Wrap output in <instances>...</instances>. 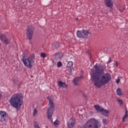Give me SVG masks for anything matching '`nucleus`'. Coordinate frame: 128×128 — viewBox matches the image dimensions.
I'll list each match as a JSON object with an SVG mask.
<instances>
[{
    "instance_id": "18",
    "label": "nucleus",
    "mask_w": 128,
    "mask_h": 128,
    "mask_svg": "<svg viewBox=\"0 0 128 128\" xmlns=\"http://www.w3.org/2000/svg\"><path fill=\"white\" fill-rule=\"evenodd\" d=\"M128 109L126 108L125 115L123 117L122 122H124V120H126V118H128Z\"/></svg>"
},
{
    "instance_id": "10",
    "label": "nucleus",
    "mask_w": 128,
    "mask_h": 128,
    "mask_svg": "<svg viewBox=\"0 0 128 128\" xmlns=\"http://www.w3.org/2000/svg\"><path fill=\"white\" fill-rule=\"evenodd\" d=\"M76 124V121L70 119L68 122H67V126L68 128H72Z\"/></svg>"
},
{
    "instance_id": "1",
    "label": "nucleus",
    "mask_w": 128,
    "mask_h": 128,
    "mask_svg": "<svg viewBox=\"0 0 128 128\" xmlns=\"http://www.w3.org/2000/svg\"><path fill=\"white\" fill-rule=\"evenodd\" d=\"M94 68L95 70L94 71L92 70L90 76L96 88H102V86L106 84L112 80V76L109 73L103 74L104 72V68L95 65Z\"/></svg>"
},
{
    "instance_id": "20",
    "label": "nucleus",
    "mask_w": 128,
    "mask_h": 128,
    "mask_svg": "<svg viewBox=\"0 0 128 128\" xmlns=\"http://www.w3.org/2000/svg\"><path fill=\"white\" fill-rule=\"evenodd\" d=\"M34 128H40V125L38 124V122L37 121H34Z\"/></svg>"
},
{
    "instance_id": "39",
    "label": "nucleus",
    "mask_w": 128,
    "mask_h": 128,
    "mask_svg": "<svg viewBox=\"0 0 128 128\" xmlns=\"http://www.w3.org/2000/svg\"><path fill=\"white\" fill-rule=\"evenodd\" d=\"M104 120H103V121L104 122Z\"/></svg>"
},
{
    "instance_id": "37",
    "label": "nucleus",
    "mask_w": 128,
    "mask_h": 128,
    "mask_svg": "<svg viewBox=\"0 0 128 128\" xmlns=\"http://www.w3.org/2000/svg\"><path fill=\"white\" fill-rule=\"evenodd\" d=\"M2 98V92H0V98Z\"/></svg>"
},
{
    "instance_id": "9",
    "label": "nucleus",
    "mask_w": 128,
    "mask_h": 128,
    "mask_svg": "<svg viewBox=\"0 0 128 128\" xmlns=\"http://www.w3.org/2000/svg\"><path fill=\"white\" fill-rule=\"evenodd\" d=\"M0 40L1 42H2L5 44H10V39L6 38V34H0Z\"/></svg>"
},
{
    "instance_id": "13",
    "label": "nucleus",
    "mask_w": 128,
    "mask_h": 128,
    "mask_svg": "<svg viewBox=\"0 0 128 128\" xmlns=\"http://www.w3.org/2000/svg\"><path fill=\"white\" fill-rule=\"evenodd\" d=\"M58 86L60 88H68V84L62 81L58 82Z\"/></svg>"
},
{
    "instance_id": "14",
    "label": "nucleus",
    "mask_w": 128,
    "mask_h": 128,
    "mask_svg": "<svg viewBox=\"0 0 128 128\" xmlns=\"http://www.w3.org/2000/svg\"><path fill=\"white\" fill-rule=\"evenodd\" d=\"M66 68L70 74H72V72L74 70V66H72V64L67 65Z\"/></svg>"
},
{
    "instance_id": "26",
    "label": "nucleus",
    "mask_w": 128,
    "mask_h": 128,
    "mask_svg": "<svg viewBox=\"0 0 128 128\" xmlns=\"http://www.w3.org/2000/svg\"><path fill=\"white\" fill-rule=\"evenodd\" d=\"M41 56L42 58H46V53L44 52H42L41 53Z\"/></svg>"
},
{
    "instance_id": "27",
    "label": "nucleus",
    "mask_w": 128,
    "mask_h": 128,
    "mask_svg": "<svg viewBox=\"0 0 128 128\" xmlns=\"http://www.w3.org/2000/svg\"><path fill=\"white\" fill-rule=\"evenodd\" d=\"M25 66L28 68H32V64H25Z\"/></svg>"
},
{
    "instance_id": "24",
    "label": "nucleus",
    "mask_w": 128,
    "mask_h": 128,
    "mask_svg": "<svg viewBox=\"0 0 128 128\" xmlns=\"http://www.w3.org/2000/svg\"><path fill=\"white\" fill-rule=\"evenodd\" d=\"M117 100H118L119 104H120V106H122V104H123L122 100L118 98V99H117Z\"/></svg>"
},
{
    "instance_id": "41",
    "label": "nucleus",
    "mask_w": 128,
    "mask_h": 128,
    "mask_svg": "<svg viewBox=\"0 0 128 128\" xmlns=\"http://www.w3.org/2000/svg\"><path fill=\"white\" fill-rule=\"evenodd\" d=\"M76 20H78V18H76Z\"/></svg>"
},
{
    "instance_id": "31",
    "label": "nucleus",
    "mask_w": 128,
    "mask_h": 128,
    "mask_svg": "<svg viewBox=\"0 0 128 128\" xmlns=\"http://www.w3.org/2000/svg\"><path fill=\"white\" fill-rule=\"evenodd\" d=\"M57 66L58 68H62V64H58Z\"/></svg>"
},
{
    "instance_id": "36",
    "label": "nucleus",
    "mask_w": 128,
    "mask_h": 128,
    "mask_svg": "<svg viewBox=\"0 0 128 128\" xmlns=\"http://www.w3.org/2000/svg\"><path fill=\"white\" fill-rule=\"evenodd\" d=\"M119 11L120 12H124V10H119Z\"/></svg>"
},
{
    "instance_id": "40",
    "label": "nucleus",
    "mask_w": 128,
    "mask_h": 128,
    "mask_svg": "<svg viewBox=\"0 0 128 128\" xmlns=\"http://www.w3.org/2000/svg\"><path fill=\"white\" fill-rule=\"evenodd\" d=\"M16 70H18V69H16Z\"/></svg>"
},
{
    "instance_id": "5",
    "label": "nucleus",
    "mask_w": 128,
    "mask_h": 128,
    "mask_svg": "<svg viewBox=\"0 0 128 128\" xmlns=\"http://www.w3.org/2000/svg\"><path fill=\"white\" fill-rule=\"evenodd\" d=\"M22 60L24 64H34V56L32 55L28 58H26V56H23Z\"/></svg>"
},
{
    "instance_id": "19",
    "label": "nucleus",
    "mask_w": 128,
    "mask_h": 128,
    "mask_svg": "<svg viewBox=\"0 0 128 128\" xmlns=\"http://www.w3.org/2000/svg\"><path fill=\"white\" fill-rule=\"evenodd\" d=\"M52 46L54 48H58L60 47V44H58V42H54L52 44Z\"/></svg>"
},
{
    "instance_id": "6",
    "label": "nucleus",
    "mask_w": 128,
    "mask_h": 128,
    "mask_svg": "<svg viewBox=\"0 0 128 128\" xmlns=\"http://www.w3.org/2000/svg\"><path fill=\"white\" fill-rule=\"evenodd\" d=\"M88 34H90V32L86 30H83L82 31L78 30L76 32V36L80 38H86Z\"/></svg>"
},
{
    "instance_id": "30",
    "label": "nucleus",
    "mask_w": 128,
    "mask_h": 128,
    "mask_svg": "<svg viewBox=\"0 0 128 128\" xmlns=\"http://www.w3.org/2000/svg\"><path fill=\"white\" fill-rule=\"evenodd\" d=\"M57 64H62V62H60V61H58L57 62Z\"/></svg>"
},
{
    "instance_id": "34",
    "label": "nucleus",
    "mask_w": 128,
    "mask_h": 128,
    "mask_svg": "<svg viewBox=\"0 0 128 128\" xmlns=\"http://www.w3.org/2000/svg\"><path fill=\"white\" fill-rule=\"evenodd\" d=\"M78 128H84L82 127V126H78Z\"/></svg>"
},
{
    "instance_id": "23",
    "label": "nucleus",
    "mask_w": 128,
    "mask_h": 128,
    "mask_svg": "<svg viewBox=\"0 0 128 128\" xmlns=\"http://www.w3.org/2000/svg\"><path fill=\"white\" fill-rule=\"evenodd\" d=\"M112 62V58H110V56L108 57V60L107 64H110V62Z\"/></svg>"
},
{
    "instance_id": "11",
    "label": "nucleus",
    "mask_w": 128,
    "mask_h": 128,
    "mask_svg": "<svg viewBox=\"0 0 128 128\" xmlns=\"http://www.w3.org/2000/svg\"><path fill=\"white\" fill-rule=\"evenodd\" d=\"M104 2L106 6L108 8H112L114 6V3L112 2L111 0H104Z\"/></svg>"
},
{
    "instance_id": "2",
    "label": "nucleus",
    "mask_w": 128,
    "mask_h": 128,
    "mask_svg": "<svg viewBox=\"0 0 128 128\" xmlns=\"http://www.w3.org/2000/svg\"><path fill=\"white\" fill-rule=\"evenodd\" d=\"M23 100L24 96L22 94H15L11 97L10 102L13 108L18 110L22 108Z\"/></svg>"
},
{
    "instance_id": "12",
    "label": "nucleus",
    "mask_w": 128,
    "mask_h": 128,
    "mask_svg": "<svg viewBox=\"0 0 128 128\" xmlns=\"http://www.w3.org/2000/svg\"><path fill=\"white\" fill-rule=\"evenodd\" d=\"M64 56V54L62 52H58L55 55V60H61L62 58V56Z\"/></svg>"
},
{
    "instance_id": "8",
    "label": "nucleus",
    "mask_w": 128,
    "mask_h": 128,
    "mask_svg": "<svg viewBox=\"0 0 128 128\" xmlns=\"http://www.w3.org/2000/svg\"><path fill=\"white\" fill-rule=\"evenodd\" d=\"M8 118V114L4 111H0V122H6Z\"/></svg>"
},
{
    "instance_id": "4",
    "label": "nucleus",
    "mask_w": 128,
    "mask_h": 128,
    "mask_svg": "<svg viewBox=\"0 0 128 128\" xmlns=\"http://www.w3.org/2000/svg\"><path fill=\"white\" fill-rule=\"evenodd\" d=\"M47 99L49 101V104H50V108L47 112V116L48 120H52V113L54 112V102L50 98V96H48L47 98Z\"/></svg>"
},
{
    "instance_id": "33",
    "label": "nucleus",
    "mask_w": 128,
    "mask_h": 128,
    "mask_svg": "<svg viewBox=\"0 0 128 128\" xmlns=\"http://www.w3.org/2000/svg\"><path fill=\"white\" fill-rule=\"evenodd\" d=\"M116 82L117 84H118V82H120V80H119V79L116 80Z\"/></svg>"
},
{
    "instance_id": "16",
    "label": "nucleus",
    "mask_w": 128,
    "mask_h": 128,
    "mask_svg": "<svg viewBox=\"0 0 128 128\" xmlns=\"http://www.w3.org/2000/svg\"><path fill=\"white\" fill-rule=\"evenodd\" d=\"M80 78L77 77L75 78L73 81V83L75 86L78 85V82H80Z\"/></svg>"
},
{
    "instance_id": "29",
    "label": "nucleus",
    "mask_w": 128,
    "mask_h": 128,
    "mask_svg": "<svg viewBox=\"0 0 128 128\" xmlns=\"http://www.w3.org/2000/svg\"><path fill=\"white\" fill-rule=\"evenodd\" d=\"M14 82H15V84H20V82L17 81L16 82V80H14Z\"/></svg>"
},
{
    "instance_id": "32",
    "label": "nucleus",
    "mask_w": 128,
    "mask_h": 128,
    "mask_svg": "<svg viewBox=\"0 0 128 128\" xmlns=\"http://www.w3.org/2000/svg\"><path fill=\"white\" fill-rule=\"evenodd\" d=\"M88 56L89 58H90H90H92V55L90 54H88Z\"/></svg>"
},
{
    "instance_id": "15",
    "label": "nucleus",
    "mask_w": 128,
    "mask_h": 128,
    "mask_svg": "<svg viewBox=\"0 0 128 128\" xmlns=\"http://www.w3.org/2000/svg\"><path fill=\"white\" fill-rule=\"evenodd\" d=\"M94 108H95V110H97V112H102V110H104L103 108H101L100 106L98 105L94 106Z\"/></svg>"
},
{
    "instance_id": "3",
    "label": "nucleus",
    "mask_w": 128,
    "mask_h": 128,
    "mask_svg": "<svg viewBox=\"0 0 128 128\" xmlns=\"http://www.w3.org/2000/svg\"><path fill=\"white\" fill-rule=\"evenodd\" d=\"M100 126H102L100 122L94 118L88 120L84 126V128H100Z\"/></svg>"
},
{
    "instance_id": "22",
    "label": "nucleus",
    "mask_w": 128,
    "mask_h": 128,
    "mask_svg": "<svg viewBox=\"0 0 128 128\" xmlns=\"http://www.w3.org/2000/svg\"><path fill=\"white\" fill-rule=\"evenodd\" d=\"M36 114H38V109L34 108L33 112L34 116H36Z\"/></svg>"
},
{
    "instance_id": "17",
    "label": "nucleus",
    "mask_w": 128,
    "mask_h": 128,
    "mask_svg": "<svg viewBox=\"0 0 128 128\" xmlns=\"http://www.w3.org/2000/svg\"><path fill=\"white\" fill-rule=\"evenodd\" d=\"M100 112H102L103 116H108V110H104V108Z\"/></svg>"
},
{
    "instance_id": "25",
    "label": "nucleus",
    "mask_w": 128,
    "mask_h": 128,
    "mask_svg": "<svg viewBox=\"0 0 128 128\" xmlns=\"http://www.w3.org/2000/svg\"><path fill=\"white\" fill-rule=\"evenodd\" d=\"M54 124L55 126H58V124H60V122L58 120H56L54 122Z\"/></svg>"
},
{
    "instance_id": "35",
    "label": "nucleus",
    "mask_w": 128,
    "mask_h": 128,
    "mask_svg": "<svg viewBox=\"0 0 128 128\" xmlns=\"http://www.w3.org/2000/svg\"><path fill=\"white\" fill-rule=\"evenodd\" d=\"M66 62V60H64V64H66V62Z\"/></svg>"
},
{
    "instance_id": "38",
    "label": "nucleus",
    "mask_w": 128,
    "mask_h": 128,
    "mask_svg": "<svg viewBox=\"0 0 128 128\" xmlns=\"http://www.w3.org/2000/svg\"><path fill=\"white\" fill-rule=\"evenodd\" d=\"M118 62L117 61L116 62V64H118Z\"/></svg>"
},
{
    "instance_id": "28",
    "label": "nucleus",
    "mask_w": 128,
    "mask_h": 128,
    "mask_svg": "<svg viewBox=\"0 0 128 128\" xmlns=\"http://www.w3.org/2000/svg\"><path fill=\"white\" fill-rule=\"evenodd\" d=\"M67 64H74V63L72 61L67 62Z\"/></svg>"
},
{
    "instance_id": "21",
    "label": "nucleus",
    "mask_w": 128,
    "mask_h": 128,
    "mask_svg": "<svg viewBox=\"0 0 128 128\" xmlns=\"http://www.w3.org/2000/svg\"><path fill=\"white\" fill-rule=\"evenodd\" d=\"M116 94L118 96H122V90H120V88H118L116 90Z\"/></svg>"
},
{
    "instance_id": "7",
    "label": "nucleus",
    "mask_w": 128,
    "mask_h": 128,
    "mask_svg": "<svg viewBox=\"0 0 128 128\" xmlns=\"http://www.w3.org/2000/svg\"><path fill=\"white\" fill-rule=\"evenodd\" d=\"M34 26H28V29L27 30L26 34L29 40H32V34H34Z\"/></svg>"
}]
</instances>
